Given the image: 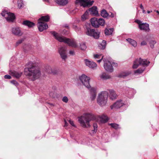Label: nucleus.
<instances>
[{
  "instance_id": "60",
  "label": "nucleus",
  "mask_w": 159,
  "mask_h": 159,
  "mask_svg": "<svg viewBox=\"0 0 159 159\" xmlns=\"http://www.w3.org/2000/svg\"><path fill=\"white\" fill-rule=\"evenodd\" d=\"M50 105H51L52 106H53V104L52 103H49Z\"/></svg>"
},
{
  "instance_id": "29",
  "label": "nucleus",
  "mask_w": 159,
  "mask_h": 159,
  "mask_svg": "<svg viewBox=\"0 0 159 159\" xmlns=\"http://www.w3.org/2000/svg\"><path fill=\"white\" fill-rule=\"evenodd\" d=\"M101 15L102 17L106 18L109 16V14L107 12L106 10L104 9L101 11Z\"/></svg>"
},
{
  "instance_id": "42",
  "label": "nucleus",
  "mask_w": 159,
  "mask_h": 159,
  "mask_svg": "<svg viewBox=\"0 0 159 159\" xmlns=\"http://www.w3.org/2000/svg\"><path fill=\"white\" fill-rule=\"evenodd\" d=\"M62 101L65 103H67L68 102V99L67 97L65 96L63 97V98L62 99Z\"/></svg>"
},
{
  "instance_id": "35",
  "label": "nucleus",
  "mask_w": 159,
  "mask_h": 159,
  "mask_svg": "<svg viewBox=\"0 0 159 159\" xmlns=\"http://www.w3.org/2000/svg\"><path fill=\"white\" fill-rule=\"evenodd\" d=\"M93 130H92L93 134L95 133L98 130V125L96 123H94L93 124Z\"/></svg>"
},
{
  "instance_id": "3",
  "label": "nucleus",
  "mask_w": 159,
  "mask_h": 159,
  "mask_svg": "<svg viewBox=\"0 0 159 159\" xmlns=\"http://www.w3.org/2000/svg\"><path fill=\"white\" fill-rule=\"evenodd\" d=\"M50 33L53 35L56 39L60 42L67 43L69 46L72 47L76 48L77 46L76 43L74 39H67L62 36H60L55 31H51Z\"/></svg>"
},
{
  "instance_id": "34",
  "label": "nucleus",
  "mask_w": 159,
  "mask_h": 159,
  "mask_svg": "<svg viewBox=\"0 0 159 159\" xmlns=\"http://www.w3.org/2000/svg\"><path fill=\"white\" fill-rule=\"evenodd\" d=\"M85 44L83 43H81L80 44V48L82 50H85L86 48Z\"/></svg>"
},
{
  "instance_id": "43",
  "label": "nucleus",
  "mask_w": 159,
  "mask_h": 159,
  "mask_svg": "<svg viewBox=\"0 0 159 159\" xmlns=\"http://www.w3.org/2000/svg\"><path fill=\"white\" fill-rule=\"evenodd\" d=\"M101 56V55L94 54V57L95 59H100Z\"/></svg>"
},
{
  "instance_id": "15",
  "label": "nucleus",
  "mask_w": 159,
  "mask_h": 159,
  "mask_svg": "<svg viewBox=\"0 0 159 159\" xmlns=\"http://www.w3.org/2000/svg\"><path fill=\"white\" fill-rule=\"evenodd\" d=\"M11 31L12 34L15 35L20 36L22 34L20 28L18 27L13 28Z\"/></svg>"
},
{
  "instance_id": "12",
  "label": "nucleus",
  "mask_w": 159,
  "mask_h": 159,
  "mask_svg": "<svg viewBox=\"0 0 159 159\" xmlns=\"http://www.w3.org/2000/svg\"><path fill=\"white\" fill-rule=\"evenodd\" d=\"M38 28L39 31L40 32L43 31L48 28V26L47 23L42 21H38Z\"/></svg>"
},
{
  "instance_id": "50",
  "label": "nucleus",
  "mask_w": 159,
  "mask_h": 159,
  "mask_svg": "<svg viewBox=\"0 0 159 159\" xmlns=\"http://www.w3.org/2000/svg\"><path fill=\"white\" fill-rule=\"evenodd\" d=\"M110 14H109V15L108 16L112 18L113 17H114V14L111 12L110 13Z\"/></svg>"
},
{
  "instance_id": "41",
  "label": "nucleus",
  "mask_w": 159,
  "mask_h": 159,
  "mask_svg": "<svg viewBox=\"0 0 159 159\" xmlns=\"http://www.w3.org/2000/svg\"><path fill=\"white\" fill-rule=\"evenodd\" d=\"M24 40V39L22 38L19 39L16 43V46H18L19 44L21 43Z\"/></svg>"
},
{
  "instance_id": "27",
  "label": "nucleus",
  "mask_w": 159,
  "mask_h": 159,
  "mask_svg": "<svg viewBox=\"0 0 159 159\" xmlns=\"http://www.w3.org/2000/svg\"><path fill=\"white\" fill-rule=\"evenodd\" d=\"M56 2L58 4L62 6H64L68 3L67 0H56Z\"/></svg>"
},
{
  "instance_id": "21",
  "label": "nucleus",
  "mask_w": 159,
  "mask_h": 159,
  "mask_svg": "<svg viewBox=\"0 0 159 159\" xmlns=\"http://www.w3.org/2000/svg\"><path fill=\"white\" fill-rule=\"evenodd\" d=\"M99 77L102 80H106L111 78V76L105 72L102 73L99 75Z\"/></svg>"
},
{
  "instance_id": "17",
  "label": "nucleus",
  "mask_w": 159,
  "mask_h": 159,
  "mask_svg": "<svg viewBox=\"0 0 159 159\" xmlns=\"http://www.w3.org/2000/svg\"><path fill=\"white\" fill-rule=\"evenodd\" d=\"M90 91L91 94L90 98L92 100H93L96 97V89L94 88H92L90 89Z\"/></svg>"
},
{
  "instance_id": "44",
  "label": "nucleus",
  "mask_w": 159,
  "mask_h": 159,
  "mask_svg": "<svg viewBox=\"0 0 159 159\" xmlns=\"http://www.w3.org/2000/svg\"><path fill=\"white\" fill-rule=\"evenodd\" d=\"M11 83L15 85L16 86H17L18 85L17 82L15 80H12L11 81Z\"/></svg>"
},
{
  "instance_id": "25",
  "label": "nucleus",
  "mask_w": 159,
  "mask_h": 159,
  "mask_svg": "<svg viewBox=\"0 0 159 159\" xmlns=\"http://www.w3.org/2000/svg\"><path fill=\"white\" fill-rule=\"evenodd\" d=\"M126 40L134 47L137 46V43L134 40L130 38L126 39Z\"/></svg>"
},
{
  "instance_id": "36",
  "label": "nucleus",
  "mask_w": 159,
  "mask_h": 159,
  "mask_svg": "<svg viewBox=\"0 0 159 159\" xmlns=\"http://www.w3.org/2000/svg\"><path fill=\"white\" fill-rule=\"evenodd\" d=\"M109 125H110L111 127L114 128L115 129H116L119 128V125L115 123H111Z\"/></svg>"
},
{
  "instance_id": "53",
  "label": "nucleus",
  "mask_w": 159,
  "mask_h": 159,
  "mask_svg": "<svg viewBox=\"0 0 159 159\" xmlns=\"http://www.w3.org/2000/svg\"><path fill=\"white\" fill-rule=\"evenodd\" d=\"M65 124L64 125V126H67L68 124L65 120Z\"/></svg>"
},
{
  "instance_id": "37",
  "label": "nucleus",
  "mask_w": 159,
  "mask_h": 159,
  "mask_svg": "<svg viewBox=\"0 0 159 159\" xmlns=\"http://www.w3.org/2000/svg\"><path fill=\"white\" fill-rule=\"evenodd\" d=\"M72 28L76 32H79L80 30V28L79 27L75 25H73Z\"/></svg>"
},
{
  "instance_id": "6",
  "label": "nucleus",
  "mask_w": 159,
  "mask_h": 159,
  "mask_svg": "<svg viewBox=\"0 0 159 159\" xmlns=\"http://www.w3.org/2000/svg\"><path fill=\"white\" fill-rule=\"evenodd\" d=\"M85 33L87 35L93 36L96 39H98L99 37V32L97 29H91L86 26Z\"/></svg>"
},
{
  "instance_id": "51",
  "label": "nucleus",
  "mask_w": 159,
  "mask_h": 159,
  "mask_svg": "<svg viewBox=\"0 0 159 159\" xmlns=\"http://www.w3.org/2000/svg\"><path fill=\"white\" fill-rule=\"evenodd\" d=\"M112 65L113 66L115 67H117L118 66L117 63L115 62H113L112 63Z\"/></svg>"
},
{
  "instance_id": "16",
  "label": "nucleus",
  "mask_w": 159,
  "mask_h": 159,
  "mask_svg": "<svg viewBox=\"0 0 159 159\" xmlns=\"http://www.w3.org/2000/svg\"><path fill=\"white\" fill-rule=\"evenodd\" d=\"M109 96L111 99L113 100L117 98V95L114 90L109 89Z\"/></svg>"
},
{
  "instance_id": "47",
  "label": "nucleus",
  "mask_w": 159,
  "mask_h": 159,
  "mask_svg": "<svg viewBox=\"0 0 159 159\" xmlns=\"http://www.w3.org/2000/svg\"><path fill=\"white\" fill-rule=\"evenodd\" d=\"M69 122L70 123V124L72 126L74 127H75V125L74 124L73 121L71 120H69Z\"/></svg>"
},
{
  "instance_id": "26",
  "label": "nucleus",
  "mask_w": 159,
  "mask_h": 159,
  "mask_svg": "<svg viewBox=\"0 0 159 159\" xmlns=\"http://www.w3.org/2000/svg\"><path fill=\"white\" fill-rule=\"evenodd\" d=\"M49 16L48 15H47L44 16H42L40 18H39L38 21H45L48 22L49 20Z\"/></svg>"
},
{
  "instance_id": "11",
  "label": "nucleus",
  "mask_w": 159,
  "mask_h": 159,
  "mask_svg": "<svg viewBox=\"0 0 159 159\" xmlns=\"http://www.w3.org/2000/svg\"><path fill=\"white\" fill-rule=\"evenodd\" d=\"M58 52L61 58L65 60L67 57L66 47H61L59 48Z\"/></svg>"
},
{
  "instance_id": "33",
  "label": "nucleus",
  "mask_w": 159,
  "mask_h": 159,
  "mask_svg": "<svg viewBox=\"0 0 159 159\" xmlns=\"http://www.w3.org/2000/svg\"><path fill=\"white\" fill-rule=\"evenodd\" d=\"M106 41L105 40H103L99 47L101 49H104L106 48Z\"/></svg>"
},
{
  "instance_id": "14",
  "label": "nucleus",
  "mask_w": 159,
  "mask_h": 159,
  "mask_svg": "<svg viewBox=\"0 0 159 159\" xmlns=\"http://www.w3.org/2000/svg\"><path fill=\"white\" fill-rule=\"evenodd\" d=\"M84 61L85 65L90 68H94L96 67V63L93 61L85 59L84 60Z\"/></svg>"
},
{
  "instance_id": "56",
  "label": "nucleus",
  "mask_w": 159,
  "mask_h": 159,
  "mask_svg": "<svg viewBox=\"0 0 159 159\" xmlns=\"http://www.w3.org/2000/svg\"><path fill=\"white\" fill-rule=\"evenodd\" d=\"M152 12V11H147V13L148 14L150 13L151 12Z\"/></svg>"
},
{
  "instance_id": "13",
  "label": "nucleus",
  "mask_w": 159,
  "mask_h": 159,
  "mask_svg": "<svg viewBox=\"0 0 159 159\" xmlns=\"http://www.w3.org/2000/svg\"><path fill=\"white\" fill-rule=\"evenodd\" d=\"M88 0H76L78 2H80V5L83 7H86L89 5H92L93 1L87 2Z\"/></svg>"
},
{
  "instance_id": "38",
  "label": "nucleus",
  "mask_w": 159,
  "mask_h": 159,
  "mask_svg": "<svg viewBox=\"0 0 159 159\" xmlns=\"http://www.w3.org/2000/svg\"><path fill=\"white\" fill-rule=\"evenodd\" d=\"M145 68L143 67L142 68H139L138 70L135 71L134 72L135 73H138L140 74L142 73L144 70Z\"/></svg>"
},
{
  "instance_id": "39",
  "label": "nucleus",
  "mask_w": 159,
  "mask_h": 159,
  "mask_svg": "<svg viewBox=\"0 0 159 159\" xmlns=\"http://www.w3.org/2000/svg\"><path fill=\"white\" fill-rule=\"evenodd\" d=\"M156 43V42L155 40H151L150 41L149 43L150 44V46L152 48H153L154 47V44Z\"/></svg>"
},
{
  "instance_id": "28",
  "label": "nucleus",
  "mask_w": 159,
  "mask_h": 159,
  "mask_svg": "<svg viewBox=\"0 0 159 159\" xmlns=\"http://www.w3.org/2000/svg\"><path fill=\"white\" fill-rule=\"evenodd\" d=\"M89 13L88 11L87 10L84 14L81 16V20L82 21H84L89 18Z\"/></svg>"
},
{
  "instance_id": "30",
  "label": "nucleus",
  "mask_w": 159,
  "mask_h": 159,
  "mask_svg": "<svg viewBox=\"0 0 159 159\" xmlns=\"http://www.w3.org/2000/svg\"><path fill=\"white\" fill-rule=\"evenodd\" d=\"M18 7L19 8H22L24 7V3L22 0H18L17 1Z\"/></svg>"
},
{
  "instance_id": "8",
  "label": "nucleus",
  "mask_w": 159,
  "mask_h": 159,
  "mask_svg": "<svg viewBox=\"0 0 159 159\" xmlns=\"http://www.w3.org/2000/svg\"><path fill=\"white\" fill-rule=\"evenodd\" d=\"M80 80L85 87L88 88L90 87L89 80L90 79L89 77L86 75L83 74L79 77Z\"/></svg>"
},
{
  "instance_id": "48",
  "label": "nucleus",
  "mask_w": 159,
  "mask_h": 159,
  "mask_svg": "<svg viewBox=\"0 0 159 159\" xmlns=\"http://www.w3.org/2000/svg\"><path fill=\"white\" fill-rule=\"evenodd\" d=\"M147 44V43L145 41H143L141 42V46L145 45Z\"/></svg>"
},
{
  "instance_id": "1",
  "label": "nucleus",
  "mask_w": 159,
  "mask_h": 159,
  "mask_svg": "<svg viewBox=\"0 0 159 159\" xmlns=\"http://www.w3.org/2000/svg\"><path fill=\"white\" fill-rule=\"evenodd\" d=\"M108 120V117L104 114L99 116L97 118L94 115L90 113H86L79 118V121L81 125L84 128L89 127L90 121L95 120L99 123H105Z\"/></svg>"
},
{
  "instance_id": "57",
  "label": "nucleus",
  "mask_w": 159,
  "mask_h": 159,
  "mask_svg": "<svg viewBox=\"0 0 159 159\" xmlns=\"http://www.w3.org/2000/svg\"><path fill=\"white\" fill-rule=\"evenodd\" d=\"M143 13H145V11L144 10V9H143Z\"/></svg>"
},
{
  "instance_id": "49",
  "label": "nucleus",
  "mask_w": 159,
  "mask_h": 159,
  "mask_svg": "<svg viewBox=\"0 0 159 159\" xmlns=\"http://www.w3.org/2000/svg\"><path fill=\"white\" fill-rule=\"evenodd\" d=\"M135 22L137 23H138L139 25H139H141L142 24V23L139 20H136Z\"/></svg>"
},
{
  "instance_id": "61",
  "label": "nucleus",
  "mask_w": 159,
  "mask_h": 159,
  "mask_svg": "<svg viewBox=\"0 0 159 159\" xmlns=\"http://www.w3.org/2000/svg\"><path fill=\"white\" fill-rule=\"evenodd\" d=\"M48 68H49V69H51V67H50V66H49V67Z\"/></svg>"
},
{
  "instance_id": "18",
  "label": "nucleus",
  "mask_w": 159,
  "mask_h": 159,
  "mask_svg": "<svg viewBox=\"0 0 159 159\" xmlns=\"http://www.w3.org/2000/svg\"><path fill=\"white\" fill-rule=\"evenodd\" d=\"M141 30H143L146 31H148L149 30V25L147 23H142L139 25V27Z\"/></svg>"
},
{
  "instance_id": "7",
  "label": "nucleus",
  "mask_w": 159,
  "mask_h": 159,
  "mask_svg": "<svg viewBox=\"0 0 159 159\" xmlns=\"http://www.w3.org/2000/svg\"><path fill=\"white\" fill-rule=\"evenodd\" d=\"M1 14L8 22H12L15 19V16L13 13L8 12L6 11H3L1 13Z\"/></svg>"
},
{
  "instance_id": "20",
  "label": "nucleus",
  "mask_w": 159,
  "mask_h": 159,
  "mask_svg": "<svg viewBox=\"0 0 159 159\" xmlns=\"http://www.w3.org/2000/svg\"><path fill=\"white\" fill-rule=\"evenodd\" d=\"M87 10L88 12H89L91 14L96 15L98 14L97 7L96 6H93Z\"/></svg>"
},
{
  "instance_id": "22",
  "label": "nucleus",
  "mask_w": 159,
  "mask_h": 159,
  "mask_svg": "<svg viewBox=\"0 0 159 159\" xmlns=\"http://www.w3.org/2000/svg\"><path fill=\"white\" fill-rule=\"evenodd\" d=\"M11 75L17 78H19L22 75V73L20 72H18L15 71L11 72Z\"/></svg>"
},
{
  "instance_id": "32",
  "label": "nucleus",
  "mask_w": 159,
  "mask_h": 159,
  "mask_svg": "<svg viewBox=\"0 0 159 159\" xmlns=\"http://www.w3.org/2000/svg\"><path fill=\"white\" fill-rule=\"evenodd\" d=\"M98 26L99 25L102 26L104 25L105 22L103 19L101 18L98 19Z\"/></svg>"
},
{
  "instance_id": "59",
  "label": "nucleus",
  "mask_w": 159,
  "mask_h": 159,
  "mask_svg": "<svg viewBox=\"0 0 159 159\" xmlns=\"http://www.w3.org/2000/svg\"><path fill=\"white\" fill-rule=\"evenodd\" d=\"M43 1H44L47 2H48V0H43Z\"/></svg>"
},
{
  "instance_id": "9",
  "label": "nucleus",
  "mask_w": 159,
  "mask_h": 159,
  "mask_svg": "<svg viewBox=\"0 0 159 159\" xmlns=\"http://www.w3.org/2000/svg\"><path fill=\"white\" fill-rule=\"evenodd\" d=\"M125 102L123 100L121 99L116 101L112 105L110 106V108L111 109L113 108L118 109L125 106Z\"/></svg>"
},
{
  "instance_id": "19",
  "label": "nucleus",
  "mask_w": 159,
  "mask_h": 159,
  "mask_svg": "<svg viewBox=\"0 0 159 159\" xmlns=\"http://www.w3.org/2000/svg\"><path fill=\"white\" fill-rule=\"evenodd\" d=\"M92 25L94 27H98V18L96 17L93 18L91 19Z\"/></svg>"
},
{
  "instance_id": "40",
  "label": "nucleus",
  "mask_w": 159,
  "mask_h": 159,
  "mask_svg": "<svg viewBox=\"0 0 159 159\" xmlns=\"http://www.w3.org/2000/svg\"><path fill=\"white\" fill-rule=\"evenodd\" d=\"M48 73H53L54 74H58V70L57 69H55L53 70H51V72L50 71H47Z\"/></svg>"
},
{
  "instance_id": "55",
  "label": "nucleus",
  "mask_w": 159,
  "mask_h": 159,
  "mask_svg": "<svg viewBox=\"0 0 159 159\" xmlns=\"http://www.w3.org/2000/svg\"><path fill=\"white\" fill-rule=\"evenodd\" d=\"M65 27L66 28H67V29H68L69 28V27L68 26V25H66L65 26Z\"/></svg>"
},
{
  "instance_id": "54",
  "label": "nucleus",
  "mask_w": 159,
  "mask_h": 159,
  "mask_svg": "<svg viewBox=\"0 0 159 159\" xmlns=\"http://www.w3.org/2000/svg\"><path fill=\"white\" fill-rule=\"evenodd\" d=\"M140 7L141 8V9H142V10H143V9H144L142 5V4H141L140 5Z\"/></svg>"
},
{
  "instance_id": "31",
  "label": "nucleus",
  "mask_w": 159,
  "mask_h": 159,
  "mask_svg": "<svg viewBox=\"0 0 159 159\" xmlns=\"http://www.w3.org/2000/svg\"><path fill=\"white\" fill-rule=\"evenodd\" d=\"M130 73L127 72H122L120 73L118 75V77L120 78H124L125 77L128 75Z\"/></svg>"
},
{
  "instance_id": "24",
  "label": "nucleus",
  "mask_w": 159,
  "mask_h": 159,
  "mask_svg": "<svg viewBox=\"0 0 159 159\" xmlns=\"http://www.w3.org/2000/svg\"><path fill=\"white\" fill-rule=\"evenodd\" d=\"M113 31V28H107L105 29L104 33L106 35H110L112 34Z\"/></svg>"
},
{
  "instance_id": "45",
  "label": "nucleus",
  "mask_w": 159,
  "mask_h": 159,
  "mask_svg": "<svg viewBox=\"0 0 159 159\" xmlns=\"http://www.w3.org/2000/svg\"><path fill=\"white\" fill-rule=\"evenodd\" d=\"M69 54L71 55H74L75 54L74 50H70L69 51Z\"/></svg>"
},
{
  "instance_id": "46",
  "label": "nucleus",
  "mask_w": 159,
  "mask_h": 159,
  "mask_svg": "<svg viewBox=\"0 0 159 159\" xmlns=\"http://www.w3.org/2000/svg\"><path fill=\"white\" fill-rule=\"evenodd\" d=\"M4 78L6 79H10L11 78V77L8 75H6L4 76Z\"/></svg>"
},
{
  "instance_id": "4",
  "label": "nucleus",
  "mask_w": 159,
  "mask_h": 159,
  "mask_svg": "<svg viewBox=\"0 0 159 159\" xmlns=\"http://www.w3.org/2000/svg\"><path fill=\"white\" fill-rule=\"evenodd\" d=\"M108 97V93L107 92L104 91L98 94L97 98L98 104L101 106H103L106 104Z\"/></svg>"
},
{
  "instance_id": "5",
  "label": "nucleus",
  "mask_w": 159,
  "mask_h": 159,
  "mask_svg": "<svg viewBox=\"0 0 159 159\" xmlns=\"http://www.w3.org/2000/svg\"><path fill=\"white\" fill-rule=\"evenodd\" d=\"M150 62L145 59H142L141 58L136 59L134 62L133 68H137L140 65L143 67L148 66L150 63Z\"/></svg>"
},
{
  "instance_id": "23",
  "label": "nucleus",
  "mask_w": 159,
  "mask_h": 159,
  "mask_svg": "<svg viewBox=\"0 0 159 159\" xmlns=\"http://www.w3.org/2000/svg\"><path fill=\"white\" fill-rule=\"evenodd\" d=\"M23 24L31 28L34 26V24L29 20H25L23 21Z\"/></svg>"
},
{
  "instance_id": "52",
  "label": "nucleus",
  "mask_w": 159,
  "mask_h": 159,
  "mask_svg": "<svg viewBox=\"0 0 159 159\" xmlns=\"http://www.w3.org/2000/svg\"><path fill=\"white\" fill-rule=\"evenodd\" d=\"M103 59V56H102V58H101L99 60H97V61L98 62V63H100L101 61Z\"/></svg>"
},
{
  "instance_id": "58",
  "label": "nucleus",
  "mask_w": 159,
  "mask_h": 159,
  "mask_svg": "<svg viewBox=\"0 0 159 159\" xmlns=\"http://www.w3.org/2000/svg\"><path fill=\"white\" fill-rule=\"evenodd\" d=\"M156 11L158 14L159 15V11Z\"/></svg>"
},
{
  "instance_id": "10",
  "label": "nucleus",
  "mask_w": 159,
  "mask_h": 159,
  "mask_svg": "<svg viewBox=\"0 0 159 159\" xmlns=\"http://www.w3.org/2000/svg\"><path fill=\"white\" fill-rule=\"evenodd\" d=\"M103 61L104 62V67L105 70L110 72H112L113 69L111 63L105 58L103 59Z\"/></svg>"
},
{
  "instance_id": "2",
  "label": "nucleus",
  "mask_w": 159,
  "mask_h": 159,
  "mask_svg": "<svg viewBox=\"0 0 159 159\" xmlns=\"http://www.w3.org/2000/svg\"><path fill=\"white\" fill-rule=\"evenodd\" d=\"M29 65H30L29 67L24 69L25 74L28 76L31 80H34L39 77L40 72L38 67L35 64L30 63Z\"/></svg>"
}]
</instances>
